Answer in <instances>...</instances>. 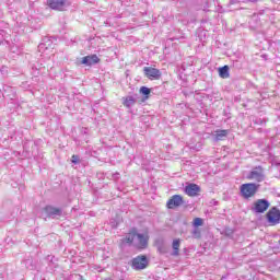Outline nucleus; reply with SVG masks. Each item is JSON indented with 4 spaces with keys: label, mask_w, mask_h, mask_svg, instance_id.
Segmentation results:
<instances>
[{
    "label": "nucleus",
    "mask_w": 280,
    "mask_h": 280,
    "mask_svg": "<svg viewBox=\"0 0 280 280\" xmlns=\"http://www.w3.org/2000/svg\"><path fill=\"white\" fill-rule=\"evenodd\" d=\"M124 242H126V244H132V246L139 250H145V248H148V243L150 242V235L148 233L141 234L130 232L126 235Z\"/></svg>",
    "instance_id": "1"
},
{
    "label": "nucleus",
    "mask_w": 280,
    "mask_h": 280,
    "mask_svg": "<svg viewBox=\"0 0 280 280\" xmlns=\"http://www.w3.org/2000/svg\"><path fill=\"white\" fill-rule=\"evenodd\" d=\"M47 4L50 8V10L65 12V10H67V8L71 5V0H47Z\"/></svg>",
    "instance_id": "2"
},
{
    "label": "nucleus",
    "mask_w": 280,
    "mask_h": 280,
    "mask_svg": "<svg viewBox=\"0 0 280 280\" xmlns=\"http://www.w3.org/2000/svg\"><path fill=\"white\" fill-rule=\"evenodd\" d=\"M267 222L271 226H277L280 222V210L277 207H272L266 214Z\"/></svg>",
    "instance_id": "3"
},
{
    "label": "nucleus",
    "mask_w": 280,
    "mask_h": 280,
    "mask_svg": "<svg viewBox=\"0 0 280 280\" xmlns=\"http://www.w3.org/2000/svg\"><path fill=\"white\" fill-rule=\"evenodd\" d=\"M270 208V201L268 199H258L255 201L254 207H252V211L254 213H265Z\"/></svg>",
    "instance_id": "4"
},
{
    "label": "nucleus",
    "mask_w": 280,
    "mask_h": 280,
    "mask_svg": "<svg viewBox=\"0 0 280 280\" xmlns=\"http://www.w3.org/2000/svg\"><path fill=\"white\" fill-rule=\"evenodd\" d=\"M45 214H46V218H52V220L56 218H62V209L56 208L54 206H46L43 209L42 215H45Z\"/></svg>",
    "instance_id": "5"
},
{
    "label": "nucleus",
    "mask_w": 280,
    "mask_h": 280,
    "mask_svg": "<svg viewBox=\"0 0 280 280\" xmlns=\"http://www.w3.org/2000/svg\"><path fill=\"white\" fill-rule=\"evenodd\" d=\"M131 268L133 270H145L148 268V257L141 255L131 260Z\"/></svg>",
    "instance_id": "6"
},
{
    "label": "nucleus",
    "mask_w": 280,
    "mask_h": 280,
    "mask_svg": "<svg viewBox=\"0 0 280 280\" xmlns=\"http://www.w3.org/2000/svg\"><path fill=\"white\" fill-rule=\"evenodd\" d=\"M185 205V200H183V196L180 195H173L171 199L166 202L167 209H176Z\"/></svg>",
    "instance_id": "7"
},
{
    "label": "nucleus",
    "mask_w": 280,
    "mask_h": 280,
    "mask_svg": "<svg viewBox=\"0 0 280 280\" xmlns=\"http://www.w3.org/2000/svg\"><path fill=\"white\" fill-rule=\"evenodd\" d=\"M247 178L249 180H257V183H261L264 180V168L261 166H256L248 175Z\"/></svg>",
    "instance_id": "8"
},
{
    "label": "nucleus",
    "mask_w": 280,
    "mask_h": 280,
    "mask_svg": "<svg viewBox=\"0 0 280 280\" xmlns=\"http://www.w3.org/2000/svg\"><path fill=\"white\" fill-rule=\"evenodd\" d=\"M143 71H144V75L149 80H160V78L162 75L161 70H159L156 68H152V67H144Z\"/></svg>",
    "instance_id": "9"
},
{
    "label": "nucleus",
    "mask_w": 280,
    "mask_h": 280,
    "mask_svg": "<svg viewBox=\"0 0 280 280\" xmlns=\"http://www.w3.org/2000/svg\"><path fill=\"white\" fill-rule=\"evenodd\" d=\"M259 187H261V185L259 184H255V183H247L246 184V198H253V196H255V194H257V191H259Z\"/></svg>",
    "instance_id": "10"
},
{
    "label": "nucleus",
    "mask_w": 280,
    "mask_h": 280,
    "mask_svg": "<svg viewBox=\"0 0 280 280\" xmlns=\"http://www.w3.org/2000/svg\"><path fill=\"white\" fill-rule=\"evenodd\" d=\"M81 62L85 65V67H93V65L100 62V57H97V55H89L83 57Z\"/></svg>",
    "instance_id": "11"
},
{
    "label": "nucleus",
    "mask_w": 280,
    "mask_h": 280,
    "mask_svg": "<svg viewBox=\"0 0 280 280\" xmlns=\"http://www.w3.org/2000/svg\"><path fill=\"white\" fill-rule=\"evenodd\" d=\"M200 186H198L197 184H189L185 187V194L190 197L198 196Z\"/></svg>",
    "instance_id": "12"
},
{
    "label": "nucleus",
    "mask_w": 280,
    "mask_h": 280,
    "mask_svg": "<svg viewBox=\"0 0 280 280\" xmlns=\"http://www.w3.org/2000/svg\"><path fill=\"white\" fill-rule=\"evenodd\" d=\"M229 137V130L226 129H219L215 131L214 141H224Z\"/></svg>",
    "instance_id": "13"
},
{
    "label": "nucleus",
    "mask_w": 280,
    "mask_h": 280,
    "mask_svg": "<svg viewBox=\"0 0 280 280\" xmlns=\"http://www.w3.org/2000/svg\"><path fill=\"white\" fill-rule=\"evenodd\" d=\"M172 248H173L172 256L178 257V255H180V238H175L173 241Z\"/></svg>",
    "instance_id": "14"
},
{
    "label": "nucleus",
    "mask_w": 280,
    "mask_h": 280,
    "mask_svg": "<svg viewBox=\"0 0 280 280\" xmlns=\"http://www.w3.org/2000/svg\"><path fill=\"white\" fill-rule=\"evenodd\" d=\"M219 75L223 80H226V78H230L231 74L229 73V66H223L219 68Z\"/></svg>",
    "instance_id": "15"
},
{
    "label": "nucleus",
    "mask_w": 280,
    "mask_h": 280,
    "mask_svg": "<svg viewBox=\"0 0 280 280\" xmlns=\"http://www.w3.org/2000/svg\"><path fill=\"white\" fill-rule=\"evenodd\" d=\"M124 106H126L127 108H131V106H135V104H137V101L135 100L133 96H127L124 102H122Z\"/></svg>",
    "instance_id": "16"
},
{
    "label": "nucleus",
    "mask_w": 280,
    "mask_h": 280,
    "mask_svg": "<svg viewBox=\"0 0 280 280\" xmlns=\"http://www.w3.org/2000/svg\"><path fill=\"white\" fill-rule=\"evenodd\" d=\"M156 248L161 255H165V253H167V247L163 241L156 243Z\"/></svg>",
    "instance_id": "17"
},
{
    "label": "nucleus",
    "mask_w": 280,
    "mask_h": 280,
    "mask_svg": "<svg viewBox=\"0 0 280 280\" xmlns=\"http://www.w3.org/2000/svg\"><path fill=\"white\" fill-rule=\"evenodd\" d=\"M233 233H235L233 229L224 228L221 232V235H224L225 237H233Z\"/></svg>",
    "instance_id": "18"
},
{
    "label": "nucleus",
    "mask_w": 280,
    "mask_h": 280,
    "mask_svg": "<svg viewBox=\"0 0 280 280\" xmlns=\"http://www.w3.org/2000/svg\"><path fill=\"white\" fill-rule=\"evenodd\" d=\"M140 93H141L142 95H144V96L148 98V96H149L150 93H151V90H150V88H148V86H141V88H140Z\"/></svg>",
    "instance_id": "19"
},
{
    "label": "nucleus",
    "mask_w": 280,
    "mask_h": 280,
    "mask_svg": "<svg viewBox=\"0 0 280 280\" xmlns=\"http://www.w3.org/2000/svg\"><path fill=\"white\" fill-rule=\"evenodd\" d=\"M202 224H203L202 219H200V218L194 219V226H202Z\"/></svg>",
    "instance_id": "20"
},
{
    "label": "nucleus",
    "mask_w": 280,
    "mask_h": 280,
    "mask_svg": "<svg viewBox=\"0 0 280 280\" xmlns=\"http://www.w3.org/2000/svg\"><path fill=\"white\" fill-rule=\"evenodd\" d=\"M71 279H73V280H84V277L82 275H79V273H73V275H71Z\"/></svg>",
    "instance_id": "21"
},
{
    "label": "nucleus",
    "mask_w": 280,
    "mask_h": 280,
    "mask_svg": "<svg viewBox=\"0 0 280 280\" xmlns=\"http://www.w3.org/2000/svg\"><path fill=\"white\" fill-rule=\"evenodd\" d=\"M71 163H73L74 165H78V163H80V156H78V155H72V158H71Z\"/></svg>",
    "instance_id": "22"
},
{
    "label": "nucleus",
    "mask_w": 280,
    "mask_h": 280,
    "mask_svg": "<svg viewBox=\"0 0 280 280\" xmlns=\"http://www.w3.org/2000/svg\"><path fill=\"white\" fill-rule=\"evenodd\" d=\"M241 196H243V198H246V184H242L241 186Z\"/></svg>",
    "instance_id": "23"
},
{
    "label": "nucleus",
    "mask_w": 280,
    "mask_h": 280,
    "mask_svg": "<svg viewBox=\"0 0 280 280\" xmlns=\"http://www.w3.org/2000/svg\"><path fill=\"white\" fill-rule=\"evenodd\" d=\"M192 236L196 237V238L200 237V230L195 229V230L192 231Z\"/></svg>",
    "instance_id": "24"
},
{
    "label": "nucleus",
    "mask_w": 280,
    "mask_h": 280,
    "mask_svg": "<svg viewBox=\"0 0 280 280\" xmlns=\"http://www.w3.org/2000/svg\"><path fill=\"white\" fill-rule=\"evenodd\" d=\"M44 49H47V44H45V43L39 44L38 45V50L44 51Z\"/></svg>",
    "instance_id": "25"
},
{
    "label": "nucleus",
    "mask_w": 280,
    "mask_h": 280,
    "mask_svg": "<svg viewBox=\"0 0 280 280\" xmlns=\"http://www.w3.org/2000/svg\"><path fill=\"white\" fill-rule=\"evenodd\" d=\"M247 3H257L259 0H246Z\"/></svg>",
    "instance_id": "26"
},
{
    "label": "nucleus",
    "mask_w": 280,
    "mask_h": 280,
    "mask_svg": "<svg viewBox=\"0 0 280 280\" xmlns=\"http://www.w3.org/2000/svg\"><path fill=\"white\" fill-rule=\"evenodd\" d=\"M211 205H218V201H215V199H213Z\"/></svg>",
    "instance_id": "27"
},
{
    "label": "nucleus",
    "mask_w": 280,
    "mask_h": 280,
    "mask_svg": "<svg viewBox=\"0 0 280 280\" xmlns=\"http://www.w3.org/2000/svg\"><path fill=\"white\" fill-rule=\"evenodd\" d=\"M253 19H259V15L254 14V15H253Z\"/></svg>",
    "instance_id": "28"
},
{
    "label": "nucleus",
    "mask_w": 280,
    "mask_h": 280,
    "mask_svg": "<svg viewBox=\"0 0 280 280\" xmlns=\"http://www.w3.org/2000/svg\"><path fill=\"white\" fill-rule=\"evenodd\" d=\"M233 4H235V1H233V0L230 1V5H233Z\"/></svg>",
    "instance_id": "29"
},
{
    "label": "nucleus",
    "mask_w": 280,
    "mask_h": 280,
    "mask_svg": "<svg viewBox=\"0 0 280 280\" xmlns=\"http://www.w3.org/2000/svg\"><path fill=\"white\" fill-rule=\"evenodd\" d=\"M105 280H113V279H110V278H106Z\"/></svg>",
    "instance_id": "30"
},
{
    "label": "nucleus",
    "mask_w": 280,
    "mask_h": 280,
    "mask_svg": "<svg viewBox=\"0 0 280 280\" xmlns=\"http://www.w3.org/2000/svg\"><path fill=\"white\" fill-rule=\"evenodd\" d=\"M262 58H267V56H266V55H264V56H262Z\"/></svg>",
    "instance_id": "31"
},
{
    "label": "nucleus",
    "mask_w": 280,
    "mask_h": 280,
    "mask_svg": "<svg viewBox=\"0 0 280 280\" xmlns=\"http://www.w3.org/2000/svg\"><path fill=\"white\" fill-rule=\"evenodd\" d=\"M279 244H280V240H279Z\"/></svg>",
    "instance_id": "32"
}]
</instances>
